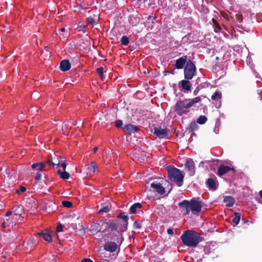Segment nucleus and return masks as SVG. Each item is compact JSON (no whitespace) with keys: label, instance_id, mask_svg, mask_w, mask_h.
Returning <instances> with one entry per match:
<instances>
[{"label":"nucleus","instance_id":"nucleus-1","mask_svg":"<svg viewBox=\"0 0 262 262\" xmlns=\"http://www.w3.org/2000/svg\"><path fill=\"white\" fill-rule=\"evenodd\" d=\"M201 101L200 96L193 98H186L183 100H179L177 101L174 110L177 114L180 116L189 113L190 107L195 106V104Z\"/></svg>","mask_w":262,"mask_h":262},{"label":"nucleus","instance_id":"nucleus-2","mask_svg":"<svg viewBox=\"0 0 262 262\" xmlns=\"http://www.w3.org/2000/svg\"><path fill=\"white\" fill-rule=\"evenodd\" d=\"M183 244L188 247H195L202 241L200 234L193 230L185 231L181 236Z\"/></svg>","mask_w":262,"mask_h":262},{"label":"nucleus","instance_id":"nucleus-3","mask_svg":"<svg viewBox=\"0 0 262 262\" xmlns=\"http://www.w3.org/2000/svg\"><path fill=\"white\" fill-rule=\"evenodd\" d=\"M166 169L168 180L176 182L178 186H181L184 179V176L181 170L172 165L167 166Z\"/></svg>","mask_w":262,"mask_h":262},{"label":"nucleus","instance_id":"nucleus-4","mask_svg":"<svg viewBox=\"0 0 262 262\" xmlns=\"http://www.w3.org/2000/svg\"><path fill=\"white\" fill-rule=\"evenodd\" d=\"M106 225L105 221L100 220L92 225L90 231L93 234L99 232H104L106 230Z\"/></svg>","mask_w":262,"mask_h":262},{"label":"nucleus","instance_id":"nucleus-5","mask_svg":"<svg viewBox=\"0 0 262 262\" xmlns=\"http://www.w3.org/2000/svg\"><path fill=\"white\" fill-rule=\"evenodd\" d=\"M118 218L121 219L123 220L122 223H121V227L119 231H117L119 236H121V242L122 241V233L127 230L128 216L127 215H125V213H121L118 215Z\"/></svg>","mask_w":262,"mask_h":262},{"label":"nucleus","instance_id":"nucleus-6","mask_svg":"<svg viewBox=\"0 0 262 262\" xmlns=\"http://www.w3.org/2000/svg\"><path fill=\"white\" fill-rule=\"evenodd\" d=\"M181 212L184 215H187L189 214L190 210V201L184 200L178 204Z\"/></svg>","mask_w":262,"mask_h":262},{"label":"nucleus","instance_id":"nucleus-7","mask_svg":"<svg viewBox=\"0 0 262 262\" xmlns=\"http://www.w3.org/2000/svg\"><path fill=\"white\" fill-rule=\"evenodd\" d=\"M152 129L154 130V134L159 138H164L168 135L169 130L167 128H161L160 127L153 125Z\"/></svg>","mask_w":262,"mask_h":262},{"label":"nucleus","instance_id":"nucleus-8","mask_svg":"<svg viewBox=\"0 0 262 262\" xmlns=\"http://www.w3.org/2000/svg\"><path fill=\"white\" fill-rule=\"evenodd\" d=\"M190 210L193 214H197L201 212L202 209V204L201 202L194 199H191L190 201Z\"/></svg>","mask_w":262,"mask_h":262},{"label":"nucleus","instance_id":"nucleus-9","mask_svg":"<svg viewBox=\"0 0 262 262\" xmlns=\"http://www.w3.org/2000/svg\"><path fill=\"white\" fill-rule=\"evenodd\" d=\"M196 67H185L184 69V77L186 79H191L196 72Z\"/></svg>","mask_w":262,"mask_h":262},{"label":"nucleus","instance_id":"nucleus-10","mask_svg":"<svg viewBox=\"0 0 262 262\" xmlns=\"http://www.w3.org/2000/svg\"><path fill=\"white\" fill-rule=\"evenodd\" d=\"M150 187L161 195L164 194L165 192V188L162 186L160 182L154 181L150 184Z\"/></svg>","mask_w":262,"mask_h":262},{"label":"nucleus","instance_id":"nucleus-11","mask_svg":"<svg viewBox=\"0 0 262 262\" xmlns=\"http://www.w3.org/2000/svg\"><path fill=\"white\" fill-rule=\"evenodd\" d=\"M123 129L124 132L130 135L139 130V128L135 125L130 123L125 124L123 126Z\"/></svg>","mask_w":262,"mask_h":262},{"label":"nucleus","instance_id":"nucleus-12","mask_svg":"<svg viewBox=\"0 0 262 262\" xmlns=\"http://www.w3.org/2000/svg\"><path fill=\"white\" fill-rule=\"evenodd\" d=\"M206 185L209 190L214 191L217 188L215 178H209L206 181Z\"/></svg>","mask_w":262,"mask_h":262},{"label":"nucleus","instance_id":"nucleus-13","mask_svg":"<svg viewBox=\"0 0 262 262\" xmlns=\"http://www.w3.org/2000/svg\"><path fill=\"white\" fill-rule=\"evenodd\" d=\"M230 170L235 171L234 168H231L228 166H225L224 165H221L217 169V174L219 176L221 177L224 174L228 172Z\"/></svg>","mask_w":262,"mask_h":262},{"label":"nucleus","instance_id":"nucleus-14","mask_svg":"<svg viewBox=\"0 0 262 262\" xmlns=\"http://www.w3.org/2000/svg\"><path fill=\"white\" fill-rule=\"evenodd\" d=\"M185 167L190 172V175H192L195 172L194 163L192 159H188L185 164Z\"/></svg>","mask_w":262,"mask_h":262},{"label":"nucleus","instance_id":"nucleus-15","mask_svg":"<svg viewBox=\"0 0 262 262\" xmlns=\"http://www.w3.org/2000/svg\"><path fill=\"white\" fill-rule=\"evenodd\" d=\"M86 166V173L90 175L94 173L98 169V166L95 161H92Z\"/></svg>","mask_w":262,"mask_h":262},{"label":"nucleus","instance_id":"nucleus-16","mask_svg":"<svg viewBox=\"0 0 262 262\" xmlns=\"http://www.w3.org/2000/svg\"><path fill=\"white\" fill-rule=\"evenodd\" d=\"M104 248L106 251L113 252L117 249V244L113 242H107L104 245Z\"/></svg>","mask_w":262,"mask_h":262},{"label":"nucleus","instance_id":"nucleus-17","mask_svg":"<svg viewBox=\"0 0 262 262\" xmlns=\"http://www.w3.org/2000/svg\"><path fill=\"white\" fill-rule=\"evenodd\" d=\"M37 234L41 236L42 238L44 239V240L49 242H52L51 235L49 230H43L40 232L37 233Z\"/></svg>","mask_w":262,"mask_h":262},{"label":"nucleus","instance_id":"nucleus-18","mask_svg":"<svg viewBox=\"0 0 262 262\" xmlns=\"http://www.w3.org/2000/svg\"><path fill=\"white\" fill-rule=\"evenodd\" d=\"M180 87L182 90L189 91L191 89V83L187 79L182 80L180 83Z\"/></svg>","mask_w":262,"mask_h":262},{"label":"nucleus","instance_id":"nucleus-19","mask_svg":"<svg viewBox=\"0 0 262 262\" xmlns=\"http://www.w3.org/2000/svg\"><path fill=\"white\" fill-rule=\"evenodd\" d=\"M223 201L226 203V206L230 207L233 206L235 200L231 196H225L224 198Z\"/></svg>","mask_w":262,"mask_h":262},{"label":"nucleus","instance_id":"nucleus-20","mask_svg":"<svg viewBox=\"0 0 262 262\" xmlns=\"http://www.w3.org/2000/svg\"><path fill=\"white\" fill-rule=\"evenodd\" d=\"M106 228L107 229H111V230H117L118 226L117 224L112 220H110L108 222H106Z\"/></svg>","mask_w":262,"mask_h":262},{"label":"nucleus","instance_id":"nucleus-21","mask_svg":"<svg viewBox=\"0 0 262 262\" xmlns=\"http://www.w3.org/2000/svg\"><path fill=\"white\" fill-rule=\"evenodd\" d=\"M222 98V94L220 92H215L211 96V99L213 101L217 100L219 101V105L217 104L215 105L216 107H219L221 106V99Z\"/></svg>","mask_w":262,"mask_h":262},{"label":"nucleus","instance_id":"nucleus-22","mask_svg":"<svg viewBox=\"0 0 262 262\" xmlns=\"http://www.w3.org/2000/svg\"><path fill=\"white\" fill-rule=\"evenodd\" d=\"M31 167L32 169L37 168V170H40V171L45 170V163H43V162L35 163L32 165Z\"/></svg>","mask_w":262,"mask_h":262},{"label":"nucleus","instance_id":"nucleus-23","mask_svg":"<svg viewBox=\"0 0 262 262\" xmlns=\"http://www.w3.org/2000/svg\"><path fill=\"white\" fill-rule=\"evenodd\" d=\"M12 210L15 215H20L23 213V206L21 205H15Z\"/></svg>","mask_w":262,"mask_h":262},{"label":"nucleus","instance_id":"nucleus-24","mask_svg":"<svg viewBox=\"0 0 262 262\" xmlns=\"http://www.w3.org/2000/svg\"><path fill=\"white\" fill-rule=\"evenodd\" d=\"M198 126L194 121L191 122L189 126L186 128V130L189 133L192 132L198 129Z\"/></svg>","mask_w":262,"mask_h":262},{"label":"nucleus","instance_id":"nucleus-25","mask_svg":"<svg viewBox=\"0 0 262 262\" xmlns=\"http://www.w3.org/2000/svg\"><path fill=\"white\" fill-rule=\"evenodd\" d=\"M187 61V56H183L176 60L174 66H184Z\"/></svg>","mask_w":262,"mask_h":262},{"label":"nucleus","instance_id":"nucleus-26","mask_svg":"<svg viewBox=\"0 0 262 262\" xmlns=\"http://www.w3.org/2000/svg\"><path fill=\"white\" fill-rule=\"evenodd\" d=\"M142 206L140 203H136L134 204L129 209L130 212L132 213H136L137 209H141Z\"/></svg>","mask_w":262,"mask_h":262},{"label":"nucleus","instance_id":"nucleus-27","mask_svg":"<svg viewBox=\"0 0 262 262\" xmlns=\"http://www.w3.org/2000/svg\"><path fill=\"white\" fill-rule=\"evenodd\" d=\"M57 173L60 175V178L63 180L68 179L70 177L69 173L65 170L62 171L60 169H58Z\"/></svg>","mask_w":262,"mask_h":262},{"label":"nucleus","instance_id":"nucleus-28","mask_svg":"<svg viewBox=\"0 0 262 262\" xmlns=\"http://www.w3.org/2000/svg\"><path fill=\"white\" fill-rule=\"evenodd\" d=\"M241 219V213L237 212L234 213V217L232 219V222L234 224V226L237 225Z\"/></svg>","mask_w":262,"mask_h":262},{"label":"nucleus","instance_id":"nucleus-29","mask_svg":"<svg viewBox=\"0 0 262 262\" xmlns=\"http://www.w3.org/2000/svg\"><path fill=\"white\" fill-rule=\"evenodd\" d=\"M51 159L53 161L52 166H58L60 164V162H61L60 160L61 157L60 156H56V155H54V158L52 157Z\"/></svg>","mask_w":262,"mask_h":262},{"label":"nucleus","instance_id":"nucleus-30","mask_svg":"<svg viewBox=\"0 0 262 262\" xmlns=\"http://www.w3.org/2000/svg\"><path fill=\"white\" fill-rule=\"evenodd\" d=\"M207 120L205 116L201 115L196 120V122L200 124H204Z\"/></svg>","mask_w":262,"mask_h":262},{"label":"nucleus","instance_id":"nucleus-31","mask_svg":"<svg viewBox=\"0 0 262 262\" xmlns=\"http://www.w3.org/2000/svg\"><path fill=\"white\" fill-rule=\"evenodd\" d=\"M120 42L122 45L126 46L129 43V38L127 36L124 35L121 37Z\"/></svg>","mask_w":262,"mask_h":262},{"label":"nucleus","instance_id":"nucleus-32","mask_svg":"<svg viewBox=\"0 0 262 262\" xmlns=\"http://www.w3.org/2000/svg\"><path fill=\"white\" fill-rule=\"evenodd\" d=\"M62 205L63 207L70 208L72 207L73 204L72 202L68 201H63L62 202Z\"/></svg>","mask_w":262,"mask_h":262},{"label":"nucleus","instance_id":"nucleus-33","mask_svg":"<svg viewBox=\"0 0 262 262\" xmlns=\"http://www.w3.org/2000/svg\"><path fill=\"white\" fill-rule=\"evenodd\" d=\"M60 66H71V63L68 59H63L61 61Z\"/></svg>","mask_w":262,"mask_h":262},{"label":"nucleus","instance_id":"nucleus-34","mask_svg":"<svg viewBox=\"0 0 262 262\" xmlns=\"http://www.w3.org/2000/svg\"><path fill=\"white\" fill-rule=\"evenodd\" d=\"M42 171H40V170H38V171L37 172L36 174V176L35 177V181L38 182H39L40 179H41V172Z\"/></svg>","mask_w":262,"mask_h":262},{"label":"nucleus","instance_id":"nucleus-35","mask_svg":"<svg viewBox=\"0 0 262 262\" xmlns=\"http://www.w3.org/2000/svg\"><path fill=\"white\" fill-rule=\"evenodd\" d=\"M97 73L99 75L100 77L102 78L103 76V68L102 67H100V68L97 69L96 70Z\"/></svg>","mask_w":262,"mask_h":262},{"label":"nucleus","instance_id":"nucleus-36","mask_svg":"<svg viewBox=\"0 0 262 262\" xmlns=\"http://www.w3.org/2000/svg\"><path fill=\"white\" fill-rule=\"evenodd\" d=\"M26 191V188L23 186H20L19 189H17L16 190V193L17 194H20L23 193Z\"/></svg>","mask_w":262,"mask_h":262},{"label":"nucleus","instance_id":"nucleus-37","mask_svg":"<svg viewBox=\"0 0 262 262\" xmlns=\"http://www.w3.org/2000/svg\"><path fill=\"white\" fill-rule=\"evenodd\" d=\"M203 86L201 85V84L198 85L195 89L194 90L193 92V94L195 96L197 95L200 91V90L202 88Z\"/></svg>","mask_w":262,"mask_h":262},{"label":"nucleus","instance_id":"nucleus-38","mask_svg":"<svg viewBox=\"0 0 262 262\" xmlns=\"http://www.w3.org/2000/svg\"><path fill=\"white\" fill-rule=\"evenodd\" d=\"M110 211V208L108 206H104L100 209L99 211V213L105 212L107 213Z\"/></svg>","mask_w":262,"mask_h":262},{"label":"nucleus","instance_id":"nucleus-39","mask_svg":"<svg viewBox=\"0 0 262 262\" xmlns=\"http://www.w3.org/2000/svg\"><path fill=\"white\" fill-rule=\"evenodd\" d=\"M79 61V58L77 57L72 59L71 61H70V62L71 63V64L75 65L78 64Z\"/></svg>","mask_w":262,"mask_h":262},{"label":"nucleus","instance_id":"nucleus-40","mask_svg":"<svg viewBox=\"0 0 262 262\" xmlns=\"http://www.w3.org/2000/svg\"><path fill=\"white\" fill-rule=\"evenodd\" d=\"M123 125V122L121 120H118L115 122V126L117 128L121 127Z\"/></svg>","mask_w":262,"mask_h":262},{"label":"nucleus","instance_id":"nucleus-41","mask_svg":"<svg viewBox=\"0 0 262 262\" xmlns=\"http://www.w3.org/2000/svg\"><path fill=\"white\" fill-rule=\"evenodd\" d=\"M138 69L140 72H142L144 74L149 73L148 69L146 70L145 67H139Z\"/></svg>","mask_w":262,"mask_h":262},{"label":"nucleus","instance_id":"nucleus-42","mask_svg":"<svg viewBox=\"0 0 262 262\" xmlns=\"http://www.w3.org/2000/svg\"><path fill=\"white\" fill-rule=\"evenodd\" d=\"M212 21L213 22V25L215 26V27L217 28L219 30H221V26H220L219 24L217 23V21L214 18L212 19Z\"/></svg>","mask_w":262,"mask_h":262},{"label":"nucleus","instance_id":"nucleus-43","mask_svg":"<svg viewBox=\"0 0 262 262\" xmlns=\"http://www.w3.org/2000/svg\"><path fill=\"white\" fill-rule=\"evenodd\" d=\"M235 16L236 19L239 22L242 21V20H243V16H242V14H236Z\"/></svg>","mask_w":262,"mask_h":262},{"label":"nucleus","instance_id":"nucleus-44","mask_svg":"<svg viewBox=\"0 0 262 262\" xmlns=\"http://www.w3.org/2000/svg\"><path fill=\"white\" fill-rule=\"evenodd\" d=\"M133 226L136 229H140L141 228V224L137 221H135L133 224Z\"/></svg>","mask_w":262,"mask_h":262},{"label":"nucleus","instance_id":"nucleus-45","mask_svg":"<svg viewBox=\"0 0 262 262\" xmlns=\"http://www.w3.org/2000/svg\"><path fill=\"white\" fill-rule=\"evenodd\" d=\"M88 24H93L95 23L94 19L92 17H89L86 18Z\"/></svg>","mask_w":262,"mask_h":262},{"label":"nucleus","instance_id":"nucleus-46","mask_svg":"<svg viewBox=\"0 0 262 262\" xmlns=\"http://www.w3.org/2000/svg\"><path fill=\"white\" fill-rule=\"evenodd\" d=\"M71 67H59V69L63 72L69 71Z\"/></svg>","mask_w":262,"mask_h":262},{"label":"nucleus","instance_id":"nucleus-47","mask_svg":"<svg viewBox=\"0 0 262 262\" xmlns=\"http://www.w3.org/2000/svg\"><path fill=\"white\" fill-rule=\"evenodd\" d=\"M186 66H194L193 62L190 59L187 58L186 61Z\"/></svg>","mask_w":262,"mask_h":262},{"label":"nucleus","instance_id":"nucleus-48","mask_svg":"<svg viewBox=\"0 0 262 262\" xmlns=\"http://www.w3.org/2000/svg\"><path fill=\"white\" fill-rule=\"evenodd\" d=\"M56 231L57 232H61L62 231V226L61 224H59L57 226Z\"/></svg>","mask_w":262,"mask_h":262},{"label":"nucleus","instance_id":"nucleus-49","mask_svg":"<svg viewBox=\"0 0 262 262\" xmlns=\"http://www.w3.org/2000/svg\"><path fill=\"white\" fill-rule=\"evenodd\" d=\"M61 166L62 167L63 170H66V167H67V164L65 162H60Z\"/></svg>","mask_w":262,"mask_h":262},{"label":"nucleus","instance_id":"nucleus-50","mask_svg":"<svg viewBox=\"0 0 262 262\" xmlns=\"http://www.w3.org/2000/svg\"><path fill=\"white\" fill-rule=\"evenodd\" d=\"M167 233L169 235H172L173 234V229L169 228L167 230Z\"/></svg>","mask_w":262,"mask_h":262},{"label":"nucleus","instance_id":"nucleus-51","mask_svg":"<svg viewBox=\"0 0 262 262\" xmlns=\"http://www.w3.org/2000/svg\"><path fill=\"white\" fill-rule=\"evenodd\" d=\"M52 163H53V161L51 159L48 160L46 162V163L48 164L49 166H52Z\"/></svg>","mask_w":262,"mask_h":262},{"label":"nucleus","instance_id":"nucleus-52","mask_svg":"<svg viewBox=\"0 0 262 262\" xmlns=\"http://www.w3.org/2000/svg\"><path fill=\"white\" fill-rule=\"evenodd\" d=\"M81 262H93L91 259L90 258H84Z\"/></svg>","mask_w":262,"mask_h":262},{"label":"nucleus","instance_id":"nucleus-53","mask_svg":"<svg viewBox=\"0 0 262 262\" xmlns=\"http://www.w3.org/2000/svg\"><path fill=\"white\" fill-rule=\"evenodd\" d=\"M12 211H8L6 213V216H9L10 215L12 214Z\"/></svg>","mask_w":262,"mask_h":262},{"label":"nucleus","instance_id":"nucleus-54","mask_svg":"<svg viewBox=\"0 0 262 262\" xmlns=\"http://www.w3.org/2000/svg\"><path fill=\"white\" fill-rule=\"evenodd\" d=\"M93 151H94V152H96L97 151V150H98V147H95L93 148Z\"/></svg>","mask_w":262,"mask_h":262},{"label":"nucleus","instance_id":"nucleus-55","mask_svg":"<svg viewBox=\"0 0 262 262\" xmlns=\"http://www.w3.org/2000/svg\"><path fill=\"white\" fill-rule=\"evenodd\" d=\"M60 30L61 32H64L65 31V28H61Z\"/></svg>","mask_w":262,"mask_h":262},{"label":"nucleus","instance_id":"nucleus-56","mask_svg":"<svg viewBox=\"0 0 262 262\" xmlns=\"http://www.w3.org/2000/svg\"><path fill=\"white\" fill-rule=\"evenodd\" d=\"M259 195L260 198L262 199V190L259 191Z\"/></svg>","mask_w":262,"mask_h":262},{"label":"nucleus","instance_id":"nucleus-57","mask_svg":"<svg viewBox=\"0 0 262 262\" xmlns=\"http://www.w3.org/2000/svg\"><path fill=\"white\" fill-rule=\"evenodd\" d=\"M5 224H6V223L5 222H4L3 223H2V226L4 228H5L6 226H5Z\"/></svg>","mask_w":262,"mask_h":262},{"label":"nucleus","instance_id":"nucleus-58","mask_svg":"<svg viewBox=\"0 0 262 262\" xmlns=\"http://www.w3.org/2000/svg\"><path fill=\"white\" fill-rule=\"evenodd\" d=\"M177 69H181L183 68V67H176Z\"/></svg>","mask_w":262,"mask_h":262},{"label":"nucleus","instance_id":"nucleus-59","mask_svg":"<svg viewBox=\"0 0 262 262\" xmlns=\"http://www.w3.org/2000/svg\"><path fill=\"white\" fill-rule=\"evenodd\" d=\"M45 179H46L47 180L48 179V176H46L45 177Z\"/></svg>","mask_w":262,"mask_h":262},{"label":"nucleus","instance_id":"nucleus-60","mask_svg":"<svg viewBox=\"0 0 262 262\" xmlns=\"http://www.w3.org/2000/svg\"><path fill=\"white\" fill-rule=\"evenodd\" d=\"M45 183L47 184V181H45Z\"/></svg>","mask_w":262,"mask_h":262}]
</instances>
